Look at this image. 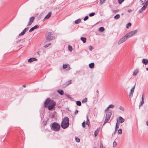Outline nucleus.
<instances>
[{
	"mask_svg": "<svg viewBox=\"0 0 148 148\" xmlns=\"http://www.w3.org/2000/svg\"><path fill=\"white\" fill-rule=\"evenodd\" d=\"M147 6L145 5H144L143 7H142L141 8L142 9V10H144L147 8Z\"/></svg>",
	"mask_w": 148,
	"mask_h": 148,
	"instance_id": "obj_35",
	"label": "nucleus"
},
{
	"mask_svg": "<svg viewBox=\"0 0 148 148\" xmlns=\"http://www.w3.org/2000/svg\"><path fill=\"white\" fill-rule=\"evenodd\" d=\"M96 92L97 93H99V91L98 90H97Z\"/></svg>",
	"mask_w": 148,
	"mask_h": 148,
	"instance_id": "obj_62",
	"label": "nucleus"
},
{
	"mask_svg": "<svg viewBox=\"0 0 148 148\" xmlns=\"http://www.w3.org/2000/svg\"><path fill=\"white\" fill-rule=\"evenodd\" d=\"M142 62L145 65H147L148 63V60L147 59H143L142 60Z\"/></svg>",
	"mask_w": 148,
	"mask_h": 148,
	"instance_id": "obj_11",
	"label": "nucleus"
},
{
	"mask_svg": "<svg viewBox=\"0 0 148 148\" xmlns=\"http://www.w3.org/2000/svg\"><path fill=\"white\" fill-rule=\"evenodd\" d=\"M106 0H100V3L101 4L104 3Z\"/></svg>",
	"mask_w": 148,
	"mask_h": 148,
	"instance_id": "obj_38",
	"label": "nucleus"
},
{
	"mask_svg": "<svg viewBox=\"0 0 148 148\" xmlns=\"http://www.w3.org/2000/svg\"><path fill=\"white\" fill-rule=\"evenodd\" d=\"M85 124L86 123L85 122H83L82 124V126L84 127V128L85 127Z\"/></svg>",
	"mask_w": 148,
	"mask_h": 148,
	"instance_id": "obj_39",
	"label": "nucleus"
},
{
	"mask_svg": "<svg viewBox=\"0 0 148 148\" xmlns=\"http://www.w3.org/2000/svg\"><path fill=\"white\" fill-rule=\"evenodd\" d=\"M119 108L120 110H122L123 111H124V109L123 107L120 106Z\"/></svg>",
	"mask_w": 148,
	"mask_h": 148,
	"instance_id": "obj_44",
	"label": "nucleus"
},
{
	"mask_svg": "<svg viewBox=\"0 0 148 148\" xmlns=\"http://www.w3.org/2000/svg\"><path fill=\"white\" fill-rule=\"evenodd\" d=\"M78 111L77 110H76L75 111L74 114H76V115L77 114H78Z\"/></svg>",
	"mask_w": 148,
	"mask_h": 148,
	"instance_id": "obj_50",
	"label": "nucleus"
},
{
	"mask_svg": "<svg viewBox=\"0 0 148 148\" xmlns=\"http://www.w3.org/2000/svg\"><path fill=\"white\" fill-rule=\"evenodd\" d=\"M131 26V23H127V24L126 25V28H128L129 27H130Z\"/></svg>",
	"mask_w": 148,
	"mask_h": 148,
	"instance_id": "obj_27",
	"label": "nucleus"
},
{
	"mask_svg": "<svg viewBox=\"0 0 148 148\" xmlns=\"http://www.w3.org/2000/svg\"><path fill=\"white\" fill-rule=\"evenodd\" d=\"M120 18V15L119 14H117L114 16V18L116 19H117Z\"/></svg>",
	"mask_w": 148,
	"mask_h": 148,
	"instance_id": "obj_21",
	"label": "nucleus"
},
{
	"mask_svg": "<svg viewBox=\"0 0 148 148\" xmlns=\"http://www.w3.org/2000/svg\"><path fill=\"white\" fill-rule=\"evenodd\" d=\"M68 49L69 50L71 51H72V50H73V49H72V47L71 46H70V45H69L68 46Z\"/></svg>",
	"mask_w": 148,
	"mask_h": 148,
	"instance_id": "obj_26",
	"label": "nucleus"
},
{
	"mask_svg": "<svg viewBox=\"0 0 148 148\" xmlns=\"http://www.w3.org/2000/svg\"><path fill=\"white\" fill-rule=\"evenodd\" d=\"M140 2L142 5H143L145 2V0H140Z\"/></svg>",
	"mask_w": 148,
	"mask_h": 148,
	"instance_id": "obj_30",
	"label": "nucleus"
},
{
	"mask_svg": "<svg viewBox=\"0 0 148 148\" xmlns=\"http://www.w3.org/2000/svg\"><path fill=\"white\" fill-rule=\"evenodd\" d=\"M119 134H121L122 133V130L121 129H119L118 132Z\"/></svg>",
	"mask_w": 148,
	"mask_h": 148,
	"instance_id": "obj_33",
	"label": "nucleus"
},
{
	"mask_svg": "<svg viewBox=\"0 0 148 148\" xmlns=\"http://www.w3.org/2000/svg\"><path fill=\"white\" fill-rule=\"evenodd\" d=\"M69 120L67 117H65L61 123V126L63 129H65L68 127L69 125Z\"/></svg>",
	"mask_w": 148,
	"mask_h": 148,
	"instance_id": "obj_2",
	"label": "nucleus"
},
{
	"mask_svg": "<svg viewBox=\"0 0 148 148\" xmlns=\"http://www.w3.org/2000/svg\"><path fill=\"white\" fill-rule=\"evenodd\" d=\"M23 87H25L26 86V85H23V86H22Z\"/></svg>",
	"mask_w": 148,
	"mask_h": 148,
	"instance_id": "obj_57",
	"label": "nucleus"
},
{
	"mask_svg": "<svg viewBox=\"0 0 148 148\" xmlns=\"http://www.w3.org/2000/svg\"><path fill=\"white\" fill-rule=\"evenodd\" d=\"M34 28L33 27H32V28H31L30 29V30H29V32H32L33 31H34Z\"/></svg>",
	"mask_w": 148,
	"mask_h": 148,
	"instance_id": "obj_43",
	"label": "nucleus"
},
{
	"mask_svg": "<svg viewBox=\"0 0 148 148\" xmlns=\"http://www.w3.org/2000/svg\"><path fill=\"white\" fill-rule=\"evenodd\" d=\"M114 105H112V104H111V105H110L108 107V108H114Z\"/></svg>",
	"mask_w": 148,
	"mask_h": 148,
	"instance_id": "obj_28",
	"label": "nucleus"
},
{
	"mask_svg": "<svg viewBox=\"0 0 148 148\" xmlns=\"http://www.w3.org/2000/svg\"><path fill=\"white\" fill-rule=\"evenodd\" d=\"M127 12L129 13H130L132 12V10L130 9H129L128 10Z\"/></svg>",
	"mask_w": 148,
	"mask_h": 148,
	"instance_id": "obj_52",
	"label": "nucleus"
},
{
	"mask_svg": "<svg viewBox=\"0 0 148 148\" xmlns=\"http://www.w3.org/2000/svg\"><path fill=\"white\" fill-rule=\"evenodd\" d=\"M71 82H72L71 80H70L69 81L66 82V83L68 85L71 84L72 83Z\"/></svg>",
	"mask_w": 148,
	"mask_h": 148,
	"instance_id": "obj_31",
	"label": "nucleus"
},
{
	"mask_svg": "<svg viewBox=\"0 0 148 148\" xmlns=\"http://www.w3.org/2000/svg\"><path fill=\"white\" fill-rule=\"evenodd\" d=\"M143 10H142V9L141 8V9H140L138 11V12L139 13H141L142 11H143Z\"/></svg>",
	"mask_w": 148,
	"mask_h": 148,
	"instance_id": "obj_51",
	"label": "nucleus"
},
{
	"mask_svg": "<svg viewBox=\"0 0 148 148\" xmlns=\"http://www.w3.org/2000/svg\"><path fill=\"white\" fill-rule=\"evenodd\" d=\"M80 39L84 43L86 42V39L85 37H81L80 38Z\"/></svg>",
	"mask_w": 148,
	"mask_h": 148,
	"instance_id": "obj_17",
	"label": "nucleus"
},
{
	"mask_svg": "<svg viewBox=\"0 0 148 148\" xmlns=\"http://www.w3.org/2000/svg\"><path fill=\"white\" fill-rule=\"evenodd\" d=\"M34 28V29H36L39 27V26L38 25H35L34 27H33Z\"/></svg>",
	"mask_w": 148,
	"mask_h": 148,
	"instance_id": "obj_42",
	"label": "nucleus"
},
{
	"mask_svg": "<svg viewBox=\"0 0 148 148\" xmlns=\"http://www.w3.org/2000/svg\"><path fill=\"white\" fill-rule=\"evenodd\" d=\"M94 63H91L89 64V67L90 69H92L94 67Z\"/></svg>",
	"mask_w": 148,
	"mask_h": 148,
	"instance_id": "obj_14",
	"label": "nucleus"
},
{
	"mask_svg": "<svg viewBox=\"0 0 148 148\" xmlns=\"http://www.w3.org/2000/svg\"><path fill=\"white\" fill-rule=\"evenodd\" d=\"M46 38L48 40H50L54 39L55 36L50 32L47 33L46 34Z\"/></svg>",
	"mask_w": 148,
	"mask_h": 148,
	"instance_id": "obj_4",
	"label": "nucleus"
},
{
	"mask_svg": "<svg viewBox=\"0 0 148 148\" xmlns=\"http://www.w3.org/2000/svg\"><path fill=\"white\" fill-rule=\"evenodd\" d=\"M51 129L53 131H58L60 129V125L57 123L54 122L50 126Z\"/></svg>",
	"mask_w": 148,
	"mask_h": 148,
	"instance_id": "obj_3",
	"label": "nucleus"
},
{
	"mask_svg": "<svg viewBox=\"0 0 148 148\" xmlns=\"http://www.w3.org/2000/svg\"><path fill=\"white\" fill-rule=\"evenodd\" d=\"M54 115H53L51 117V118H53L54 117Z\"/></svg>",
	"mask_w": 148,
	"mask_h": 148,
	"instance_id": "obj_60",
	"label": "nucleus"
},
{
	"mask_svg": "<svg viewBox=\"0 0 148 148\" xmlns=\"http://www.w3.org/2000/svg\"><path fill=\"white\" fill-rule=\"evenodd\" d=\"M95 15V13L94 12H92L89 14V16L90 17L92 16H94Z\"/></svg>",
	"mask_w": 148,
	"mask_h": 148,
	"instance_id": "obj_34",
	"label": "nucleus"
},
{
	"mask_svg": "<svg viewBox=\"0 0 148 148\" xmlns=\"http://www.w3.org/2000/svg\"><path fill=\"white\" fill-rule=\"evenodd\" d=\"M86 119H87V121H86V125L89 126V123H90V121H89V120L88 119V116H86Z\"/></svg>",
	"mask_w": 148,
	"mask_h": 148,
	"instance_id": "obj_18",
	"label": "nucleus"
},
{
	"mask_svg": "<svg viewBox=\"0 0 148 148\" xmlns=\"http://www.w3.org/2000/svg\"><path fill=\"white\" fill-rule=\"evenodd\" d=\"M56 103L53 100L51 101L49 98H47L44 102V106L48 108L50 110L53 109L55 107Z\"/></svg>",
	"mask_w": 148,
	"mask_h": 148,
	"instance_id": "obj_1",
	"label": "nucleus"
},
{
	"mask_svg": "<svg viewBox=\"0 0 148 148\" xmlns=\"http://www.w3.org/2000/svg\"><path fill=\"white\" fill-rule=\"evenodd\" d=\"M76 104L79 106H81L82 104L80 101H76Z\"/></svg>",
	"mask_w": 148,
	"mask_h": 148,
	"instance_id": "obj_23",
	"label": "nucleus"
},
{
	"mask_svg": "<svg viewBox=\"0 0 148 148\" xmlns=\"http://www.w3.org/2000/svg\"><path fill=\"white\" fill-rule=\"evenodd\" d=\"M117 130V129H116V128H115L114 133H115L116 132Z\"/></svg>",
	"mask_w": 148,
	"mask_h": 148,
	"instance_id": "obj_59",
	"label": "nucleus"
},
{
	"mask_svg": "<svg viewBox=\"0 0 148 148\" xmlns=\"http://www.w3.org/2000/svg\"><path fill=\"white\" fill-rule=\"evenodd\" d=\"M116 143L115 141H114L113 143V145L114 147H115L116 145Z\"/></svg>",
	"mask_w": 148,
	"mask_h": 148,
	"instance_id": "obj_48",
	"label": "nucleus"
},
{
	"mask_svg": "<svg viewBox=\"0 0 148 148\" xmlns=\"http://www.w3.org/2000/svg\"><path fill=\"white\" fill-rule=\"evenodd\" d=\"M119 122L121 123H123L125 121L124 119L122 117L120 116L119 117Z\"/></svg>",
	"mask_w": 148,
	"mask_h": 148,
	"instance_id": "obj_13",
	"label": "nucleus"
},
{
	"mask_svg": "<svg viewBox=\"0 0 148 148\" xmlns=\"http://www.w3.org/2000/svg\"><path fill=\"white\" fill-rule=\"evenodd\" d=\"M144 103V100H142L140 102V105H139V107H140V106L142 105Z\"/></svg>",
	"mask_w": 148,
	"mask_h": 148,
	"instance_id": "obj_41",
	"label": "nucleus"
},
{
	"mask_svg": "<svg viewBox=\"0 0 148 148\" xmlns=\"http://www.w3.org/2000/svg\"><path fill=\"white\" fill-rule=\"evenodd\" d=\"M23 31L25 33V32H26V30H25V29H24Z\"/></svg>",
	"mask_w": 148,
	"mask_h": 148,
	"instance_id": "obj_54",
	"label": "nucleus"
},
{
	"mask_svg": "<svg viewBox=\"0 0 148 148\" xmlns=\"http://www.w3.org/2000/svg\"><path fill=\"white\" fill-rule=\"evenodd\" d=\"M125 0H118L119 3L120 4H121Z\"/></svg>",
	"mask_w": 148,
	"mask_h": 148,
	"instance_id": "obj_37",
	"label": "nucleus"
},
{
	"mask_svg": "<svg viewBox=\"0 0 148 148\" xmlns=\"http://www.w3.org/2000/svg\"><path fill=\"white\" fill-rule=\"evenodd\" d=\"M37 60V59L34 58H31L29 59L28 60V62H33L35 61H36Z\"/></svg>",
	"mask_w": 148,
	"mask_h": 148,
	"instance_id": "obj_10",
	"label": "nucleus"
},
{
	"mask_svg": "<svg viewBox=\"0 0 148 148\" xmlns=\"http://www.w3.org/2000/svg\"><path fill=\"white\" fill-rule=\"evenodd\" d=\"M110 119L106 117L105 120L104 121V123L103 124V125L105 124L108 122V121Z\"/></svg>",
	"mask_w": 148,
	"mask_h": 148,
	"instance_id": "obj_22",
	"label": "nucleus"
},
{
	"mask_svg": "<svg viewBox=\"0 0 148 148\" xmlns=\"http://www.w3.org/2000/svg\"><path fill=\"white\" fill-rule=\"evenodd\" d=\"M137 30L132 31L126 34V35L128 38L133 36L134 34L137 33Z\"/></svg>",
	"mask_w": 148,
	"mask_h": 148,
	"instance_id": "obj_5",
	"label": "nucleus"
},
{
	"mask_svg": "<svg viewBox=\"0 0 148 148\" xmlns=\"http://www.w3.org/2000/svg\"><path fill=\"white\" fill-rule=\"evenodd\" d=\"M105 30V29L103 27H101L99 28V31L100 32H103Z\"/></svg>",
	"mask_w": 148,
	"mask_h": 148,
	"instance_id": "obj_19",
	"label": "nucleus"
},
{
	"mask_svg": "<svg viewBox=\"0 0 148 148\" xmlns=\"http://www.w3.org/2000/svg\"><path fill=\"white\" fill-rule=\"evenodd\" d=\"M51 12H49L48 14L44 18V20H46L49 18L51 16Z\"/></svg>",
	"mask_w": 148,
	"mask_h": 148,
	"instance_id": "obj_12",
	"label": "nucleus"
},
{
	"mask_svg": "<svg viewBox=\"0 0 148 148\" xmlns=\"http://www.w3.org/2000/svg\"><path fill=\"white\" fill-rule=\"evenodd\" d=\"M135 85L134 86V87H133V88H132V89H133L134 90V89H135Z\"/></svg>",
	"mask_w": 148,
	"mask_h": 148,
	"instance_id": "obj_58",
	"label": "nucleus"
},
{
	"mask_svg": "<svg viewBox=\"0 0 148 148\" xmlns=\"http://www.w3.org/2000/svg\"><path fill=\"white\" fill-rule=\"evenodd\" d=\"M75 140L77 142H78V143L80 141V139L76 137H75Z\"/></svg>",
	"mask_w": 148,
	"mask_h": 148,
	"instance_id": "obj_29",
	"label": "nucleus"
},
{
	"mask_svg": "<svg viewBox=\"0 0 148 148\" xmlns=\"http://www.w3.org/2000/svg\"><path fill=\"white\" fill-rule=\"evenodd\" d=\"M119 123H118V121H117V122L116 124V125L115 127L116 129H118L119 128Z\"/></svg>",
	"mask_w": 148,
	"mask_h": 148,
	"instance_id": "obj_25",
	"label": "nucleus"
},
{
	"mask_svg": "<svg viewBox=\"0 0 148 148\" xmlns=\"http://www.w3.org/2000/svg\"><path fill=\"white\" fill-rule=\"evenodd\" d=\"M89 17L88 16H86L84 18V20L85 21Z\"/></svg>",
	"mask_w": 148,
	"mask_h": 148,
	"instance_id": "obj_40",
	"label": "nucleus"
},
{
	"mask_svg": "<svg viewBox=\"0 0 148 148\" xmlns=\"http://www.w3.org/2000/svg\"><path fill=\"white\" fill-rule=\"evenodd\" d=\"M67 67V65L66 64H64L63 65V68L64 69H66Z\"/></svg>",
	"mask_w": 148,
	"mask_h": 148,
	"instance_id": "obj_36",
	"label": "nucleus"
},
{
	"mask_svg": "<svg viewBox=\"0 0 148 148\" xmlns=\"http://www.w3.org/2000/svg\"><path fill=\"white\" fill-rule=\"evenodd\" d=\"M148 4V1H147L146 2L144 5H145L146 6H147Z\"/></svg>",
	"mask_w": 148,
	"mask_h": 148,
	"instance_id": "obj_49",
	"label": "nucleus"
},
{
	"mask_svg": "<svg viewBox=\"0 0 148 148\" xmlns=\"http://www.w3.org/2000/svg\"><path fill=\"white\" fill-rule=\"evenodd\" d=\"M146 70L147 71H148V68H147L146 69Z\"/></svg>",
	"mask_w": 148,
	"mask_h": 148,
	"instance_id": "obj_64",
	"label": "nucleus"
},
{
	"mask_svg": "<svg viewBox=\"0 0 148 148\" xmlns=\"http://www.w3.org/2000/svg\"><path fill=\"white\" fill-rule=\"evenodd\" d=\"M93 49V48L91 46H89V50L90 51H92Z\"/></svg>",
	"mask_w": 148,
	"mask_h": 148,
	"instance_id": "obj_47",
	"label": "nucleus"
},
{
	"mask_svg": "<svg viewBox=\"0 0 148 148\" xmlns=\"http://www.w3.org/2000/svg\"><path fill=\"white\" fill-rule=\"evenodd\" d=\"M109 109V108H108V107L105 110V112L106 111H107L108 110V109Z\"/></svg>",
	"mask_w": 148,
	"mask_h": 148,
	"instance_id": "obj_55",
	"label": "nucleus"
},
{
	"mask_svg": "<svg viewBox=\"0 0 148 148\" xmlns=\"http://www.w3.org/2000/svg\"><path fill=\"white\" fill-rule=\"evenodd\" d=\"M25 34L23 31H22L21 33H20L19 34V36H21V35H23Z\"/></svg>",
	"mask_w": 148,
	"mask_h": 148,
	"instance_id": "obj_45",
	"label": "nucleus"
},
{
	"mask_svg": "<svg viewBox=\"0 0 148 148\" xmlns=\"http://www.w3.org/2000/svg\"><path fill=\"white\" fill-rule=\"evenodd\" d=\"M81 21V19L80 18L76 20L75 21V23L76 24H77L80 22Z\"/></svg>",
	"mask_w": 148,
	"mask_h": 148,
	"instance_id": "obj_20",
	"label": "nucleus"
},
{
	"mask_svg": "<svg viewBox=\"0 0 148 148\" xmlns=\"http://www.w3.org/2000/svg\"><path fill=\"white\" fill-rule=\"evenodd\" d=\"M34 18L35 17L34 16H32L29 18V22L27 25V26H29L32 24L33 23Z\"/></svg>",
	"mask_w": 148,
	"mask_h": 148,
	"instance_id": "obj_8",
	"label": "nucleus"
},
{
	"mask_svg": "<svg viewBox=\"0 0 148 148\" xmlns=\"http://www.w3.org/2000/svg\"><path fill=\"white\" fill-rule=\"evenodd\" d=\"M57 92L61 95H63L64 94V92L62 90H58Z\"/></svg>",
	"mask_w": 148,
	"mask_h": 148,
	"instance_id": "obj_15",
	"label": "nucleus"
},
{
	"mask_svg": "<svg viewBox=\"0 0 148 148\" xmlns=\"http://www.w3.org/2000/svg\"><path fill=\"white\" fill-rule=\"evenodd\" d=\"M112 110H109L108 112H107L106 115V117L110 119V117L112 114Z\"/></svg>",
	"mask_w": 148,
	"mask_h": 148,
	"instance_id": "obj_7",
	"label": "nucleus"
},
{
	"mask_svg": "<svg viewBox=\"0 0 148 148\" xmlns=\"http://www.w3.org/2000/svg\"><path fill=\"white\" fill-rule=\"evenodd\" d=\"M127 38V37L125 35L124 36H123V37L121 38L119 41L118 42V45H119L123 43L124 41H125Z\"/></svg>",
	"mask_w": 148,
	"mask_h": 148,
	"instance_id": "obj_6",
	"label": "nucleus"
},
{
	"mask_svg": "<svg viewBox=\"0 0 148 148\" xmlns=\"http://www.w3.org/2000/svg\"><path fill=\"white\" fill-rule=\"evenodd\" d=\"M98 132L97 130H96L94 132V135L95 136H96L98 134Z\"/></svg>",
	"mask_w": 148,
	"mask_h": 148,
	"instance_id": "obj_46",
	"label": "nucleus"
},
{
	"mask_svg": "<svg viewBox=\"0 0 148 148\" xmlns=\"http://www.w3.org/2000/svg\"><path fill=\"white\" fill-rule=\"evenodd\" d=\"M142 100H144L143 97V96H142Z\"/></svg>",
	"mask_w": 148,
	"mask_h": 148,
	"instance_id": "obj_61",
	"label": "nucleus"
},
{
	"mask_svg": "<svg viewBox=\"0 0 148 148\" xmlns=\"http://www.w3.org/2000/svg\"><path fill=\"white\" fill-rule=\"evenodd\" d=\"M25 29L26 30V31H27V30H28V29H29V28L26 27L25 28Z\"/></svg>",
	"mask_w": 148,
	"mask_h": 148,
	"instance_id": "obj_56",
	"label": "nucleus"
},
{
	"mask_svg": "<svg viewBox=\"0 0 148 148\" xmlns=\"http://www.w3.org/2000/svg\"><path fill=\"white\" fill-rule=\"evenodd\" d=\"M67 86H68V85L66 83H65L62 85V87L63 88H65Z\"/></svg>",
	"mask_w": 148,
	"mask_h": 148,
	"instance_id": "obj_32",
	"label": "nucleus"
},
{
	"mask_svg": "<svg viewBox=\"0 0 148 148\" xmlns=\"http://www.w3.org/2000/svg\"><path fill=\"white\" fill-rule=\"evenodd\" d=\"M87 101V98H85L84 99H83L82 101V103H86Z\"/></svg>",
	"mask_w": 148,
	"mask_h": 148,
	"instance_id": "obj_24",
	"label": "nucleus"
},
{
	"mask_svg": "<svg viewBox=\"0 0 148 148\" xmlns=\"http://www.w3.org/2000/svg\"><path fill=\"white\" fill-rule=\"evenodd\" d=\"M134 91V90L132 88V89L131 90L129 94V96L130 98L133 97Z\"/></svg>",
	"mask_w": 148,
	"mask_h": 148,
	"instance_id": "obj_9",
	"label": "nucleus"
},
{
	"mask_svg": "<svg viewBox=\"0 0 148 148\" xmlns=\"http://www.w3.org/2000/svg\"><path fill=\"white\" fill-rule=\"evenodd\" d=\"M48 47V45L47 44H46V45L45 46H44V47H45V48H46V47Z\"/></svg>",
	"mask_w": 148,
	"mask_h": 148,
	"instance_id": "obj_53",
	"label": "nucleus"
},
{
	"mask_svg": "<svg viewBox=\"0 0 148 148\" xmlns=\"http://www.w3.org/2000/svg\"><path fill=\"white\" fill-rule=\"evenodd\" d=\"M99 93H98V94H97V97H99Z\"/></svg>",
	"mask_w": 148,
	"mask_h": 148,
	"instance_id": "obj_63",
	"label": "nucleus"
},
{
	"mask_svg": "<svg viewBox=\"0 0 148 148\" xmlns=\"http://www.w3.org/2000/svg\"><path fill=\"white\" fill-rule=\"evenodd\" d=\"M139 72L138 70V69H136V70H135L133 72V74L134 75H136Z\"/></svg>",
	"mask_w": 148,
	"mask_h": 148,
	"instance_id": "obj_16",
	"label": "nucleus"
}]
</instances>
